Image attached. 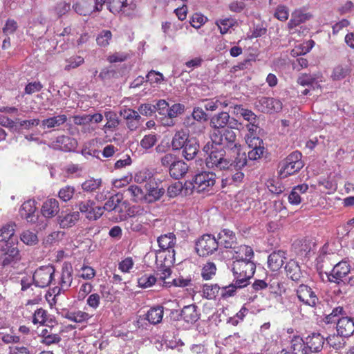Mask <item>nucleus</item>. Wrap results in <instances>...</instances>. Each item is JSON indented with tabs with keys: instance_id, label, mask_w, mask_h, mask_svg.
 <instances>
[{
	"instance_id": "obj_1",
	"label": "nucleus",
	"mask_w": 354,
	"mask_h": 354,
	"mask_svg": "<svg viewBox=\"0 0 354 354\" xmlns=\"http://www.w3.org/2000/svg\"><path fill=\"white\" fill-rule=\"evenodd\" d=\"M235 126H231L223 130H214L211 135V140L213 143L221 145L227 150V154L230 157L236 156V165L239 167H244L247 165V156L245 152H241V145L236 142V136L232 129Z\"/></svg>"
},
{
	"instance_id": "obj_2",
	"label": "nucleus",
	"mask_w": 354,
	"mask_h": 354,
	"mask_svg": "<svg viewBox=\"0 0 354 354\" xmlns=\"http://www.w3.org/2000/svg\"><path fill=\"white\" fill-rule=\"evenodd\" d=\"M203 151L208 154L205 163L207 167L219 170L236 167V156L230 157L227 154V150L213 142H208L203 147Z\"/></svg>"
},
{
	"instance_id": "obj_3",
	"label": "nucleus",
	"mask_w": 354,
	"mask_h": 354,
	"mask_svg": "<svg viewBox=\"0 0 354 354\" xmlns=\"http://www.w3.org/2000/svg\"><path fill=\"white\" fill-rule=\"evenodd\" d=\"M256 270V265L252 261H234L232 272L239 288L245 287L248 280L252 277Z\"/></svg>"
},
{
	"instance_id": "obj_4",
	"label": "nucleus",
	"mask_w": 354,
	"mask_h": 354,
	"mask_svg": "<svg viewBox=\"0 0 354 354\" xmlns=\"http://www.w3.org/2000/svg\"><path fill=\"white\" fill-rule=\"evenodd\" d=\"M302 154L299 151H295L290 153L283 160L279 163V175L281 178L297 173L304 164L301 160Z\"/></svg>"
},
{
	"instance_id": "obj_5",
	"label": "nucleus",
	"mask_w": 354,
	"mask_h": 354,
	"mask_svg": "<svg viewBox=\"0 0 354 354\" xmlns=\"http://www.w3.org/2000/svg\"><path fill=\"white\" fill-rule=\"evenodd\" d=\"M156 262L157 264V277H156L157 280L165 282L171 274V267L175 263L174 254H169L167 255L164 254L162 252H156Z\"/></svg>"
},
{
	"instance_id": "obj_6",
	"label": "nucleus",
	"mask_w": 354,
	"mask_h": 354,
	"mask_svg": "<svg viewBox=\"0 0 354 354\" xmlns=\"http://www.w3.org/2000/svg\"><path fill=\"white\" fill-rule=\"evenodd\" d=\"M218 248L216 239L212 234H205L197 239L195 250L200 257H207L214 253Z\"/></svg>"
},
{
	"instance_id": "obj_7",
	"label": "nucleus",
	"mask_w": 354,
	"mask_h": 354,
	"mask_svg": "<svg viewBox=\"0 0 354 354\" xmlns=\"http://www.w3.org/2000/svg\"><path fill=\"white\" fill-rule=\"evenodd\" d=\"M55 268L51 264L40 266L33 273L32 280L37 287H48L54 280Z\"/></svg>"
},
{
	"instance_id": "obj_8",
	"label": "nucleus",
	"mask_w": 354,
	"mask_h": 354,
	"mask_svg": "<svg viewBox=\"0 0 354 354\" xmlns=\"http://www.w3.org/2000/svg\"><path fill=\"white\" fill-rule=\"evenodd\" d=\"M351 272V266L346 261H341L333 266L327 278L330 283L342 286L346 284V277Z\"/></svg>"
},
{
	"instance_id": "obj_9",
	"label": "nucleus",
	"mask_w": 354,
	"mask_h": 354,
	"mask_svg": "<svg viewBox=\"0 0 354 354\" xmlns=\"http://www.w3.org/2000/svg\"><path fill=\"white\" fill-rule=\"evenodd\" d=\"M0 251V265L3 268L15 264L21 259L19 250L15 244L1 243Z\"/></svg>"
},
{
	"instance_id": "obj_10",
	"label": "nucleus",
	"mask_w": 354,
	"mask_h": 354,
	"mask_svg": "<svg viewBox=\"0 0 354 354\" xmlns=\"http://www.w3.org/2000/svg\"><path fill=\"white\" fill-rule=\"evenodd\" d=\"M75 207L79 209V212L84 214L86 218L95 221L100 218L103 214V208L95 205V202L93 199H87L79 201Z\"/></svg>"
},
{
	"instance_id": "obj_11",
	"label": "nucleus",
	"mask_w": 354,
	"mask_h": 354,
	"mask_svg": "<svg viewBox=\"0 0 354 354\" xmlns=\"http://www.w3.org/2000/svg\"><path fill=\"white\" fill-rule=\"evenodd\" d=\"M73 281V268L70 263H64L62 268V272L59 278V286L52 289L54 294V299L61 293L62 291L67 290L71 286Z\"/></svg>"
},
{
	"instance_id": "obj_12",
	"label": "nucleus",
	"mask_w": 354,
	"mask_h": 354,
	"mask_svg": "<svg viewBox=\"0 0 354 354\" xmlns=\"http://www.w3.org/2000/svg\"><path fill=\"white\" fill-rule=\"evenodd\" d=\"M216 175L213 172L203 171L196 174L193 180V189L201 192L214 185Z\"/></svg>"
},
{
	"instance_id": "obj_13",
	"label": "nucleus",
	"mask_w": 354,
	"mask_h": 354,
	"mask_svg": "<svg viewBox=\"0 0 354 354\" xmlns=\"http://www.w3.org/2000/svg\"><path fill=\"white\" fill-rule=\"evenodd\" d=\"M295 292L299 301L306 306L315 307L319 301L315 292L308 285L300 284Z\"/></svg>"
},
{
	"instance_id": "obj_14",
	"label": "nucleus",
	"mask_w": 354,
	"mask_h": 354,
	"mask_svg": "<svg viewBox=\"0 0 354 354\" xmlns=\"http://www.w3.org/2000/svg\"><path fill=\"white\" fill-rule=\"evenodd\" d=\"M255 106L262 113H272L281 111L282 103L279 100L273 97H261L256 101Z\"/></svg>"
},
{
	"instance_id": "obj_15",
	"label": "nucleus",
	"mask_w": 354,
	"mask_h": 354,
	"mask_svg": "<svg viewBox=\"0 0 354 354\" xmlns=\"http://www.w3.org/2000/svg\"><path fill=\"white\" fill-rule=\"evenodd\" d=\"M57 327L58 324L55 325L46 324L45 328L42 329L40 334L41 342L47 346L58 344L62 339Z\"/></svg>"
},
{
	"instance_id": "obj_16",
	"label": "nucleus",
	"mask_w": 354,
	"mask_h": 354,
	"mask_svg": "<svg viewBox=\"0 0 354 354\" xmlns=\"http://www.w3.org/2000/svg\"><path fill=\"white\" fill-rule=\"evenodd\" d=\"M37 202L35 200L25 201L19 209V215L29 223H35L38 219Z\"/></svg>"
},
{
	"instance_id": "obj_17",
	"label": "nucleus",
	"mask_w": 354,
	"mask_h": 354,
	"mask_svg": "<svg viewBox=\"0 0 354 354\" xmlns=\"http://www.w3.org/2000/svg\"><path fill=\"white\" fill-rule=\"evenodd\" d=\"M158 243L160 248L158 252H162L164 254H174V247L176 245V237L172 233L165 234L158 238Z\"/></svg>"
},
{
	"instance_id": "obj_18",
	"label": "nucleus",
	"mask_w": 354,
	"mask_h": 354,
	"mask_svg": "<svg viewBox=\"0 0 354 354\" xmlns=\"http://www.w3.org/2000/svg\"><path fill=\"white\" fill-rule=\"evenodd\" d=\"M53 147L63 151H73L77 146V140L68 136H59L51 143Z\"/></svg>"
},
{
	"instance_id": "obj_19",
	"label": "nucleus",
	"mask_w": 354,
	"mask_h": 354,
	"mask_svg": "<svg viewBox=\"0 0 354 354\" xmlns=\"http://www.w3.org/2000/svg\"><path fill=\"white\" fill-rule=\"evenodd\" d=\"M233 108L234 114L240 115L245 120L249 122L247 124L248 131L251 132L255 131L257 128V115L251 110L244 109L241 105H235Z\"/></svg>"
},
{
	"instance_id": "obj_20",
	"label": "nucleus",
	"mask_w": 354,
	"mask_h": 354,
	"mask_svg": "<svg viewBox=\"0 0 354 354\" xmlns=\"http://www.w3.org/2000/svg\"><path fill=\"white\" fill-rule=\"evenodd\" d=\"M243 168H236L232 167V168L225 169L229 171V174L222 179V186L226 187L227 185H240L244 178V173L241 171Z\"/></svg>"
},
{
	"instance_id": "obj_21",
	"label": "nucleus",
	"mask_w": 354,
	"mask_h": 354,
	"mask_svg": "<svg viewBox=\"0 0 354 354\" xmlns=\"http://www.w3.org/2000/svg\"><path fill=\"white\" fill-rule=\"evenodd\" d=\"M147 193L146 194V201L148 203H153L159 200L165 193V189L160 187L154 180H151L145 185Z\"/></svg>"
},
{
	"instance_id": "obj_22",
	"label": "nucleus",
	"mask_w": 354,
	"mask_h": 354,
	"mask_svg": "<svg viewBox=\"0 0 354 354\" xmlns=\"http://www.w3.org/2000/svg\"><path fill=\"white\" fill-rule=\"evenodd\" d=\"M337 332L339 335L348 337L354 333V320L348 317H342L337 319Z\"/></svg>"
},
{
	"instance_id": "obj_23",
	"label": "nucleus",
	"mask_w": 354,
	"mask_h": 354,
	"mask_svg": "<svg viewBox=\"0 0 354 354\" xmlns=\"http://www.w3.org/2000/svg\"><path fill=\"white\" fill-rule=\"evenodd\" d=\"M74 10L80 15H90L97 12L95 8V0H75L73 5Z\"/></svg>"
},
{
	"instance_id": "obj_24",
	"label": "nucleus",
	"mask_w": 354,
	"mask_h": 354,
	"mask_svg": "<svg viewBox=\"0 0 354 354\" xmlns=\"http://www.w3.org/2000/svg\"><path fill=\"white\" fill-rule=\"evenodd\" d=\"M59 314L64 318L75 323H84L91 317V316L82 310H69L63 309Z\"/></svg>"
},
{
	"instance_id": "obj_25",
	"label": "nucleus",
	"mask_w": 354,
	"mask_h": 354,
	"mask_svg": "<svg viewBox=\"0 0 354 354\" xmlns=\"http://www.w3.org/2000/svg\"><path fill=\"white\" fill-rule=\"evenodd\" d=\"M305 342L308 351L318 353L323 348L325 338L320 333H314L306 337Z\"/></svg>"
},
{
	"instance_id": "obj_26",
	"label": "nucleus",
	"mask_w": 354,
	"mask_h": 354,
	"mask_svg": "<svg viewBox=\"0 0 354 354\" xmlns=\"http://www.w3.org/2000/svg\"><path fill=\"white\" fill-rule=\"evenodd\" d=\"M286 253L283 250L272 252L268 258V266L272 271L279 270L286 259Z\"/></svg>"
},
{
	"instance_id": "obj_27",
	"label": "nucleus",
	"mask_w": 354,
	"mask_h": 354,
	"mask_svg": "<svg viewBox=\"0 0 354 354\" xmlns=\"http://www.w3.org/2000/svg\"><path fill=\"white\" fill-rule=\"evenodd\" d=\"M59 212V204L55 198H48L41 208V214L48 218L55 217Z\"/></svg>"
},
{
	"instance_id": "obj_28",
	"label": "nucleus",
	"mask_w": 354,
	"mask_h": 354,
	"mask_svg": "<svg viewBox=\"0 0 354 354\" xmlns=\"http://www.w3.org/2000/svg\"><path fill=\"white\" fill-rule=\"evenodd\" d=\"M218 245L225 248H232L236 243V237L235 233L228 229L222 230L218 234L216 239Z\"/></svg>"
},
{
	"instance_id": "obj_29",
	"label": "nucleus",
	"mask_w": 354,
	"mask_h": 354,
	"mask_svg": "<svg viewBox=\"0 0 354 354\" xmlns=\"http://www.w3.org/2000/svg\"><path fill=\"white\" fill-rule=\"evenodd\" d=\"M180 317L188 324H194L200 318V313L198 310V306L195 304H190L184 306L180 312Z\"/></svg>"
},
{
	"instance_id": "obj_30",
	"label": "nucleus",
	"mask_w": 354,
	"mask_h": 354,
	"mask_svg": "<svg viewBox=\"0 0 354 354\" xmlns=\"http://www.w3.org/2000/svg\"><path fill=\"white\" fill-rule=\"evenodd\" d=\"M234 251L233 258L234 261H250L254 257V252L251 247L246 245L239 246L234 245L232 248Z\"/></svg>"
},
{
	"instance_id": "obj_31",
	"label": "nucleus",
	"mask_w": 354,
	"mask_h": 354,
	"mask_svg": "<svg viewBox=\"0 0 354 354\" xmlns=\"http://www.w3.org/2000/svg\"><path fill=\"white\" fill-rule=\"evenodd\" d=\"M15 223H9L3 226L0 230V242L2 243L15 244L17 242V237H15Z\"/></svg>"
},
{
	"instance_id": "obj_32",
	"label": "nucleus",
	"mask_w": 354,
	"mask_h": 354,
	"mask_svg": "<svg viewBox=\"0 0 354 354\" xmlns=\"http://www.w3.org/2000/svg\"><path fill=\"white\" fill-rule=\"evenodd\" d=\"M163 315L164 307L160 305L151 307L145 315V319L153 325L160 323L162 320Z\"/></svg>"
},
{
	"instance_id": "obj_33",
	"label": "nucleus",
	"mask_w": 354,
	"mask_h": 354,
	"mask_svg": "<svg viewBox=\"0 0 354 354\" xmlns=\"http://www.w3.org/2000/svg\"><path fill=\"white\" fill-rule=\"evenodd\" d=\"M80 216V212L77 211L66 214L62 213L57 218L58 223L62 228H69L75 225Z\"/></svg>"
},
{
	"instance_id": "obj_34",
	"label": "nucleus",
	"mask_w": 354,
	"mask_h": 354,
	"mask_svg": "<svg viewBox=\"0 0 354 354\" xmlns=\"http://www.w3.org/2000/svg\"><path fill=\"white\" fill-rule=\"evenodd\" d=\"M268 287L271 293L281 295L285 292L286 288L283 283L278 275H270L266 277Z\"/></svg>"
},
{
	"instance_id": "obj_35",
	"label": "nucleus",
	"mask_w": 354,
	"mask_h": 354,
	"mask_svg": "<svg viewBox=\"0 0 354 354\" xmlns=\"http://www.w3.org/2000/svg\"><path fill=\"white\" fill-rule=\"evenodd\" d=\"M285 272L288 278L292 281H297L302 275L300 266L295 260L290 259L285 266Z\"/></svg>"
},
{
	"instance_id": "obj_36",
	"label": "nucleus",
	"mask_w": 354,
	"mask_h": 354,
	"mask_svg": "<svg viewBox=\"0 0 354 354\" xmlns=\"http://www.w3.org/2000/svg\"><path fill=\"white\" fill-rule=\"evenodd\" d=\"M124 195L135 203H138L143 199L146 200V194L143 190L136 185H130L124 189Z\"/></svg>"
},
{
	"instance_id": "obj_37",
	"label": "nucleus",
	"mask_w": 354,
	"mask_h": 354,
	"mask_svg": "<svg viewBox=\"0 0 354 354\" xmlns=\"http://www.w3.org/2000/svg\"><path fill=\"white\" fill-rule=\"evenodd\" d=\"M188 165L183 160H176L169 168L170 176L175 179L183 177L188 171Z\"/></svg>"
},
{
	"instance_id": "obj_38",
	"label": "nucleus",
	"mask_w": 354,
	"mask_h": 354,
	"mask_svg": "<svg viewBox=\"0 0 354 354\" xmlns=\"http://www.w3.org/2000/svg\"><path fill=\"white\" fill-rule=\"evenodd\" d=\"M230 122V115L227 112H221L214 115L210 120V125L214 130H223Z\"/></svg>"
},
{
	"instance_id": "obj_39",
	"label": "nucleus",
	"mask_w": 354,
	"mask_h": 354,
	"mask_svg": "<svg viewBox=\"0 0 354 354\" xmlns=\"http://www.w3.org/2000/svg\"><path fill=\"white\" fill-rule=\"evenodd\" d=\"M291 354H308L309 351L302 337L295 335L290 343Z\"/></svg>"
},
{
	"instance_id": "obj_40",
	"label": "nucleus",
	"mask_w": 354,
	"mask_h": 354,
	"mask_svg": "<svg viewBox=\"0 0 354 354\" xmlns=\"http://www.w3.org/2000/svg\"><path fill=\"white\" fill-rule=\"evenodd\" d=\"M199 145L195 138H190L183 148V155L187 160H192L198 151Z\"/></svg>"
},
{
	"instance_id": "obj_41",
	"label": "nucleus",
	"mask_w": 354,
	"mask_h": 354,
	"mask_svg": "<svg viewBox=\"0 0 354 354\" xmlns=\"http://www.w3.org/2000/svg\"><path fill=\"white\" fill-rule=\"evenodd\" d=\"M81 187L84 192L93 193L102 188V180L101 178H90L83 182Z\"/></svg>"
},
{
	"instance_id": "obj_42",
	"label": "nucleus",
	"mask_w": 354,
	"mask_h": 354,
	"mask_svg": "<svg viewBox=\"0 0 354 354\" xmlns=\"http://www.w3.org/2000/svg\"><path fill=\"white\" fill-rule=\"evenodd\" d=\"M189 134L183 130L177 131L173 137L171 145L174 150L183 149L189 140Z\"/></svg>"
},
{
	"instance_id": "obj_43",
	"label": "nucleus",
	"mask_w": 354,
	"mask_h": 354,
	"mask_svg": "<svg viewBox=\"0 0 354 354\" xmlns=\"http://www.w3.org/2000/svg\"><path fill=\"white\" fill-rule=\"evenodd\" d=\"M308 19L306 14L300 11H296L292 14V17L288 23V28L290 34H293L292 31L295 28L299 26L301 24L305 22Z\"/></svg>"
},
{
	"instance_id": "obj_44",
	"label": "nucleus",
	"mask_w": 354,
	"mask_h": 354,
	"mask_svg": "<svg viewBox=\"0 0 354 354\" xmlns=\"http://www.w3.org/2000/svg\"><path fill=\"white\" fill-rule=\"evenodd\" d=\"M221 287L216 284L205 283L203 286V297L207 299H214L220 294Z\"/></svg>"
},
{
	"instance_id": "obj_45",
	"label": "nucleus",
	"mask_w": 354,
	"mask_h": 354,
	"mask_svg": "<svg viewBox=\"0 0 354 354\" xmlns=\"http://www.w3.org/2000/svg\"><path fill=\"white\" fill-rule=\"evenodd\" d=\"M66 115L64 114H62L57 116L48 118L47 119H44L41 121V124L44 127H46L47 128L50 129L62 125L66 122Z\"/></svg>"
},
{
	"instance_id": "obj_46",
	"label": "nucleus",
	"mask_w": 354,
	"mask_h": 354,
	"mask_svg": "<svg viewBox=\"0 0 354 354\" xmlns=\"http://www.w3.org/2000/svg\"><path fill=\"white\" fill-rule=\"evenodd\" d=\"M216 266L214 262H207L201 269V277L204 280L212 279L216 273Z\"/></svg>"
},
{
	"instance_id": "obj_47",
	"label": "nucleus",
	"mask_w": 354,
	"mask_h": 354,
	"mask_svg": "<svg viewBox=\"0 0 354 354\" xmlns=\"http://www.w3.org/2000/svg\"><path fill=\"white\" fill-rule=\"evenodd\" d=\"M120 203L121 200L118 195L112 196L105 203L103 207H101V208H103V212L104 210H106L108 212L115 211L120 212L121 210V208L120 207Z\"/></svg>"
},
{
	"instance_id": "obj_48",
	"label": "nucleus",
	"mask_w": 354,
	"mask_h": 354,
	"mask_svg": "<svg viewBox=\"0 0 354 354\" xmlns=\"http://www.w3.org/2000/svg\"><path fill=\"white\" fill-rule=\"evenodd\" d=\"M75 193V187L68 185L59 190L57 196L62 201L66 203L73 198Z\"/></svg>"
},
{
	"instance_id": "obj_49",
	"label": "nucleus",
	"mask_w": 354,
	"mask_h": 354,
	"mask_svg": "<svg viewBox=\"0 0 354 354\" xmlns=\"http://www.w3.org/2000/svg\"><path fill=\"white\" fill-rule=\"evenodd\" d=\"M344 337H345L342 336L338 333L337 335L333 334L329 335L326 338V342L330 347H333L335 350H339L342 348L345 345L346 342L344 340Z\"/></svg>"
},
{
	"instance_id": "obj_50",
	"label": "nucleus",
	"mask_w": 354,
	"mask_h": 354,
	"mask_svg": "<svg viewBox=\"0 0 354 354\" xmlns=\"http://www.w3.org/2000/svg\"><path fill=\"white\" fill-rule=\"evenodd\" d=\"M236 24V21L232 18H225L216 21V24L222 35L226 34L230 28H232Z\"/></svg>"
},
{
	"instance_id": "obj_51",
	"label": "nucleus",
	"mask_w": 354,
	"mask_h": 354,
	"mask_svg": "<svg viewBox=\"0 0 354 354\" xmlns=\"http://www.w3.org/2000/svg\"><path fill=\"white\" fill-rule=\"evenodd\" d=\"M112 39V33L109 30H102L97 36L96 42L100 47H106Z\"/></svg>"
},
{
	"instance_id": "obj_52",
	"label": "nucleus",
	"mask_w": 354,
	"mask_h": 354,
	"mask_svg": "<svg viewBox=\"0 0 354 354\" xmlns=\"http://www.w3.org/2000/svg\"><path fill=\"white\" fill-rule=\"evenodd\" d=\"M350 73V69L347 66H342L341 65L337 66L334 68L331 74L333 80L337 81L345 78Z\"/></svg>"
},
{
	"instance_id": "obj_53",
	"label": "nucleus",
	"mask_w": 354,
	"mask_h": 354,
	"mask_svg": "<svg viewBox=\"0 0 354 354\" xmlns=\"http://www.w3.org/2000/svg\"><path fill=\"white\" fill-rule=\"evenodd\" d=\"M126 6L127 0H107L108 9L113 14L119 13Z\"/></svg>"
},
{
	"instance_id": "obj_54",
	"label": "nucleus",
	"mask_w": 354,
	"mask_h": 354,
	"mask_svg": "<svg viewBox=\"0 0 354 354\" xmlns=\"http://www.w3.org/2000/svg\"><path fill=\"white\" fill-rule=\"evenodd\" d=\"M157 281V278L152 274H145L138 279V286L143 288L152 286Z\"/></svg>"
},
{
	"instance_id": "obj_55",
	"label": "nucleus",
	"mask_w": 354,
	"mask_h": 354,
	"mask_svg": "<svg viewBox=\"0 0 354 354\" xmlns=\"http://www.w3.org/2000/svg\"><path fill=\"white\" fill-rule=\"evenodd\" d=\"M20 239L23 243L29 245H35L38 242L37 234L30 230L23 232L20 236Z\"/></svg>"
},
{
	"instance_id": "obj_56",
	"label": "nucleus",
	"mask_w": 354,
	"mask_h": 354,
	"mask_svg": "<svg viewBox=\"0 0 354 354\" xmlns=\"http://www.w3.org/2000/svg\"><path fill=\"white\" fill-rule=\"evenodd\" d=\"M47 321V312L43 308L36 310L32 315V322L34 324H40L45 326Z\"/></svg>"
},
{
	"instance_id": "obj_57",
	"label": "nucleus",
	"mask_w": 354,
	"mask_h": 354,
	"mask_svg": "<svg viewBox=\"0 0 354 354\" xmlns=\"http://www.w3.org/2000/svg\"><path fill=\"white\" fill-rule=\"evenodd\" d=\"M151 180H154V178H152V174L148 169L139 171L134 176V180L138 183H148Z\"/></svg>"
},
{
	"instance_id": "obj_58",
	"label": "nucleus",
	"mask_w": 354,
	"mask_h": 354,
	"mask_svg": "<svg viewBox=\"0 0 354 354\" xmlns=\"http://www.w3.org/2000/svg\"><path fill=\"white\" fill-rule=\"evenodd\" d=\"M127 228L133 232H140L142 230V221L136 216H130L126 222Z\"/></svg>"
},
{
	"instance_id": "obj_59",
	"label": "nucleus",
	"mask_w": 354,
	"mask_h": 354,
	"mask_svg": "<svg viewBox=\"0 0 354 354\" xmlns=\"http://www.w3.org/2000/svg\"><path fill=\"white\" fill-rule=\"evenodd\" d=\"M105 117L107 120L104 125L106 129H112L118 126L119 120L115 113L111 111L107 112L105 113Z\"/></svg>"
},
{
	"instance_id": "obj_60",
	"label": "nucleus",
	"mask_w": 354,
	"mask_h": 354,
	"mask_svg": "<svg viewBox=\"0 0 354 354\" xmlns=\"http://www.w3.org/2000/svg\"><path fill=\"white\" fill-rule=\"evenodd\" d=\"M157 142V137L156 134H149L144 136L140 141V146L145 149H149L153 147Z\"/></svg>"
},
{
	"instance_id": "obj_61",
	"label": "nucleus",
	"mask_w": 354,
	"mask_h": 354,
	"mask_svg": "<svg viewBox=\"0 0 354 354\" xmlns=\"http://www.w3.org/2000/svg\"><path fill=\"white\" fill-rule=\"evenodd\" d=\"M239 286H236V283L235 282L234 284H230L229 286H225L224 287L221 288L220 290V295L223 299H227L230 297H232L234 295L236 288H238Z\"/></svg>"
},
{
	"instance_id": "obj_62",
	"label": "nucleus",
	"mask_w": 354,
	"mask_h": 354,
	"mask_svg": "<svg viewBox=\"0 0 354 354\" xmlns=\"http://www.w3.org/2000/svg\"><path fill=\"white\" fill-rule=\"evenodd\" d=\"M71 10V3L66 1H60L56 4L54 11L58 17H62Z\"/></svg>"
},
{
	"instance_id": "obj_63",
	"label": "nucleus",
	"mask_w": 354,
	"mask_h": 354,
	"mask_svg": "<svg viewBox=\"0 0 354 354\" xmlns=\"http://www.w3.org/2000/svg\"><path fill=\"white\" fill-rule=\"evenodd\" d=\"M274 16L281 21H285L288 19L289 12L288 9L285 6H279L276 8Z\"/></svg>"
},
{
	"instance_id": "obj_64",
	"label": "nucleus",
	"mask_w": 354,
	"mask_h": 354,
	"mask_svg": "<svg viewBox=\"0 0 354 354\" xmlns=\"http://www.w3.org/2000/svg\"><path fill=\"white\" fill-rule=\"evenodd\" d=\"M139 113L145 116H151L156 111V107L149 103L142 104L138 107Z\"/></svg>"
}]
</instances>
